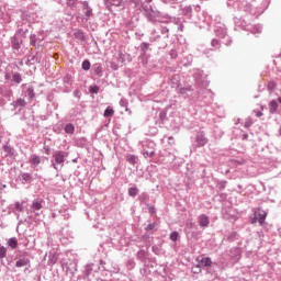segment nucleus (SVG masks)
I'll use <instances>...</instances> for the list:
<instances>
[{"instance_id": "0e129e2a", "label": "nucleus", "mask_w": 281, "mask_h": 281, "mask_svg": "<svg viewBox=\"0 0 281 281\" xmlns=\"http://www.w3.org/2000/svg\"><path fill=\"white\" fill-rule=\"evenodd\" d=\"M146 199H148V193H142L139 196L140 203H144V201H146Z\"/></svg>"}, {"instance_id": "6e6552de", "label": "nucleus", "mask_w": 281, "mask_h": 281, "mask_svg": "<svg viewBox=\"0 0 281 281\" xmlns=\"http://www.w3.org/2000/svg\"><path fill=\"white\" fill-rule=\"evenodd\" d=\"M195 142H196V145L200 147L205 146L207 144V137H205V132L203 131L198 132L195 136Z\"/></svg>"}, {"instance_id": "393cba45", "label": "nucleus", "mask_w": 281, "mask_h": 281, "mask_svg": "<svg viewBox=\"0 0 281 281\" xmlns=\"http://www.w3.org/2000/svg\"><path fill=\"white\" fill-rule=\"evenodd\" d=\"M255 216H256V218H258L259 225H263L265 221H267V213L265 211L259 212L258 214L256 213Z\"/></svg>"}, {"instance_id": "7ed1b4c3", "label": "nucleus", "mask_w": 281, "mask_h": 281, "mask_svg": "<svg viewBox=\"0 0 281 281\" xmlns=\"http://www.w3.org/2000/svg\"><path fill=\"white\" fill-rule=\"evenodd\" d=\"M193 78L195 80V87H196V93L198 95H201L203 93V89L207 87V80L205 79V76H203L202 70L195 69L193 72Z\"/></svg>"}, {"instance_id": "9d476101", "label": "nucleus", "mask_w": 281, "mask_h": 281, "mask_svg": "<svg viewBox=\"0 0 281 281\" xmlns=\"http://www.w3.org/2000/svg\"><path fill=\"white\" fill-rule=\"evenodd\" d=\"M215 34H216V36H220V38H226L227 37V29L225 27V24H217L215 26Z\"/></svg>"}, {"instance_id": "cd10ccee", "label": "nucleus", "mask_w": 281, "mask_h": 281, "mask_svg": "<svg viewBox=\"0 0 281 281\" xmlns=\"http://www.w3.org/2000/svg\"><path fill=\"white\" fill-rule=\"evenodd\" d=\"M65 133H67L68 135H74V133L76 132V127L74 126V124L68 123L65 125L64 128Z\"/></svg>"}, {"instance_id": "37998d69", "label": "nucleus", "mask_w": 281, "mask_h": 281, "mask_svg": "<svg viewBox=\"0 0 281 281\" xmlns=\"http://www.w3.org/2000/svg\"><path fill=\"white\" fill-rule=\"evenodd\" d=\"M75 38H78V41H85V33L82 31L75 32Z\"/></svg>"}, {"instance_id": "bf43d9fd", "label": "nucleus", "mask_w": 281, "mask_h": 281, "mask_svg": "<svg viewBox=\"0 0 281 281\" xmlns=\"http://www.w3.org/2000/svg\"><path fill=\"white\" fill-rule=\"evenodd\" d=\"M159 38H161V35H151L149 37V42L150 43H156V41H159Z\"/></svg>"}, {"instance_id": "774afa93", "label": "nucleus", "mask_w": 281, "mask_h": 281, "mask_svg": "<svg viewBox=\"0 0 281 281\" xmlns=\"http://www.w3.org/2000/svg\"><path fill=\"white\" fill-rule=\"evenodd\" d=\"M177 56H178L177 50L171 49L170 50V57L175 59V58H177Z\"/></svg>"}, {"instance_id": "a211bd4d", "label": "nucleus", "mask_w": 281, "mask_h": 281, "mask_svg": "<svg viewBox=\"0 0 281 281\" xmlns=\"http://www.w3.org/2000/svg\"><path fill=\"white\" fill-rule=\"evenodd\" d=\"M31 209L33 210V212H38V210H43V200H33Z\"/></svg>"}, {"instance_id": "13d9d810", "label": "nucleus", "mask_w": 281, "mask_h": 281, "mask_svg": "<svg viewBox=\"0 0 281 281\" xmlns=\"http://www.w3.org/2000/svg\"><path fill=\"white\" fill-rule=\"evenodd\" d=\"M276 87H277L276 81L268 82V90L273 91L276 89Z\"/></svg>"}, {"instance_id": "1a4fd4ad", "label": "nucleus", "mask_w": 281, "mask_h": 281, "mask_svg": "<svg viewBox=\"0 0 281 281\" xmlns=\"http://www.w3.org/2000/svg\"><path fill=\"white\" fill-rule=\"evenodd\" d=\"M30 32V24H22L19 26L15 36H21L22 38H27V34Z\"/></svg>"}, {"instance_id": "4be33fe9", "label": "nucleus", "mask_w": 281, "mask_h": 281, "mask_svg": "<svg viewBox=\"0 0 281 281\" xmlns=\"http://www.w3.org/2000/svg\"><path fill=\"white\" fill-rule=\"evenodd\" d=\"M127 194L128 196H132V199H135V196L139 194V189H137V186L134 184L128 188Z\"/></svg>"}, {"instance_id": "2eb2a0df", "label": "nucleus", "mask_w": 281, "mask_h": 281, "mask_svg": "<svg viewBox=\"0 0 281 281\" xmlns=\"http://www.w3.org/2000/svg\"><path fill=\"white\" fill-rule=\"evenodd\" d=\"M30 266V258L27 257H21L16 262H15V267H18V269H21L23 267H27Z\"/></svg>"}, {"instance_id": "2f4dec72", "label": "nucleus", "mask_w": 281, "mask_h": 281, "mask_svg": "<svg viewBox=\"0 0 281 281\" xmlns=\"http://www.w3.org/2000/svg\"><path fill=\"white\" fill-rule=\"evenodd\" d=\"M48 258V265L50 267H54V265H56V262L58 261V257L56 255L50 254Z\"/></svg>"}, {"instance_id": "e433bc0d", "label": "nucleus", "mask_w": 281, "mask_h": 281, "mask_svg": "<svg viewBox=\"0 0 281 281\" xmlns=\"http://www.w3.org/2000/svg\"><path fill=\"white\" fill-rule=\"evenodd\" d=\"M8 256V248L0 246V260H3Z\"/></svg>"}, {"instance_id": "a18cd8bd", "label": "nucleus", "mask_w": 281, "mask_h": 281, "mask_svg": "<svg viewBox=\"0 0 281 281\" xmlns=\"http://www.w3.org/2000/svg\"><path fill=\"white\" fill-rule=\"evenodd\" d=\"M30 45H32V47H36V34L30 35Z\"/></svg>"}, {"instance_id": "f704fd0d", "label": "nucleus", "mask_w": 281, "mask_h": 281, "mask_svg": "<svg viewBox=\"0 0 281 281\" xmlns=\"http://www.w3.org/2000/svg\"><path fill=\"white\" fill-rule=\"evenodd\" d=\"M143 155L144 157H155V149H144Z\"/></svg>"}, {"instance_id": "72a5a7b5", "label": "nucleus", "mask_w": 281, "mask_h": 281, "mask_svg": "<svg viewBox=\"0 0 281 281\" xmlns=\"http://www.w3.org/2000/svg\"><path fill=\"white\" fill-rule=\"evenodd\" d=\"M81 67L83 71H89V69H91V61H89V59L83 60Z\"/></svg>"}, {"instance_id": "338daca9", "label": "nucleus", "mask_w": 281, "mask_h": 281, "mask_svg": "<svg viewBox=\"0 0 281 281\" xmlns=\"http://www.w3.org/2000/svg\"><path fill=\"white\" fill-rule=\"evenodd\" d=\"M211 45L212 47H218L221 45V42H218V40H212Z\"/></svg>"}, {"instance_id": "b1692460", "label": "nucleus", "mask_w": 281, "mask_h": 281, "mask_svg": "<svg viewBox=\"0 0 281 281\" xmlns=\"http://www.w3.org/2000/svg\"><path fill=\"white\" fill-rule=\"evenodd\" d=\"M11 82H14L15 85H21L23 82V77H21V74L13 72L11 77Z\"/></svg>"}, {"instance_id": "49530a36", "label": "nucleus", "mask_w": 281, "mask_h": 281, "mask_svg": "<svg viewBox=\"0 0 281 281\" xmlns=\"http://www.w3.org/2000/svg\"><path fill=\"white\" fill-rule=\"evenodd\" d=\"M89 92L90 93H100V87H98V86H90L89 87Z\"/></svg>"}, {"instance_id": "39448f33", "label": "nucleus", "mask_w": 281, "mask_h": 281, "mask_svg": "<svg viewBox=\"0 0 281 281\" xmlns=\"http://www.w3.org/2000/svg\"><path fill=\"white\" fill-rule=\"evenodd\" d=\"M21 89L23 91L24 98H29V100H34V98H36V94L34 93V87H32V85L23 83Z\"/></svg>"}, {"instance_id": "0eeeda50", "label": "nucleus", "mask_w": 281, "mask_h": 281, "mask_svg": "<svg viewBox=\"0 0 281 281\" xmlns=\"http://www.w3.org/2000/svg\"><path fill=\"white\" fill-rule=\"evenodd\" d=\"M81 5H82V12L85 14L86 21H89V19L93 16V9L89 5V2L87 1L81 2Z\"/></svg>"}, {"instance_id": "864d4df0", "label": "nucleus", "mask_w": 281, "mask_h": 281, "mask_svg": "<svg viewBox=\"0 0 281 281\" xmlns=\"http://www.w3.org/2000/svg\"><path fill=\"white\" fill-rule=\"evenodd\" d=\"M120 106H122L123 109H126V106H128V100H126L125 98L121 99Z\"/></svg>"}, {"instance_id": "5701e85b", "label": "nucleus", "mask_w": 281, "mask_h": 281, "mask_svg": "<svg viewBox=\"0 0 281 281\" xmlns=\"http://www.w3.org/2000/svg\"><path fill=\"white\" fill-rule=\"evenodd\" d=\"M93 74L99 78H102V65L101 64H93L92 66Z\"/></svg>"}, {"instance_id": "603ef678", "label": "nucleus", "mask_w": 281, "mask_h": 281, "mask_svg": "<svg viewBox=\"0 0 281 281\" xmlns=\"http://www.w3.org/2000/svg\"><path fill=\"white\" fill-rule=\"evenodd\" d=\"M254 124V120L251 117H248L246 119V122H245V128H249L250 126H252Z\"/></svg>"}, {"instance_id": "ddd939ff", "label": "nucleus", "mask_w": 281, "mask_h": 281, "mask_svg": "<svg viewBox=\"0 0 281 281\" xmlns=\"http://www.w3.org/2000/svg\"><path fill=\"white\" fill-rule=\"evenodd\" d=\"M30 164L32 166V168H38V165L40 164H43V158H41L38 155L36 154H33L31 157H30Z\"/></svg>"}, {"instance_id": "6e6d98bb", "label": "nucleus", "mask_w": 281, "mask_h": 281, "mask_svg": "<svg viewBox=\"0 0 281 281\" xmlns=\"http://www.w3.org/2000/svg\"><path fill=\"white\" fill-rule=\"evenodd\" d=\"M191 8L193 12H195V14H199V12H201V5L199 4H191Z\"/></svg>"}, {"instance_id": "7c9ffc66", "label": "nucleus", "mask_w": 281, "mask_h": 281, "mask_svg": "<svg viewBox=\"0 0 281 281\" xmlns=\"http://www.w3.org/2000/svg\"><path fill=\"white\" fill-rule=\"evenodd\" d=\"M115 111L112 106H108L103 113L104 117H113Z\"/></svg>"}, {"instance_id": "c03bdc74", "label": "nucleus", "mask_w": 281, "mask_h": 281, "mask_svg": "<svg viewBox=\"0 0 281 281\" xmlns=\"http://www.w3.org/2000/svg\"><path fill=\"white\" fill-rule=\"evenodd\" d=\"M151 251L156 254V256H159L161 254V246L154 245Z\"/></svg>"}, {"instance_id": "4c0bfd02", "label": "nucleus", "mask_w": 281, "mask_h": 281, "mask_svg": "<svg viewBox=\"0 0 281 281\" xmlns=\"http://www.w3.org/2000/svg\"><path fill=\"white\" fill-rule=\"evenodd\" d=\"M126 159L128 164H132V166H135V164H137V157L135 155H127Z\"/></svg>"}, {"instance_id": "f8f14e48", "label": "nucleus", "mask_w": 281, "mask_h": 281, "mask_svg": "<svg viewBox=\"0 0 281 281\" xmlns=\"http://www.w3.org/2000/svg\"><path fill=\"white\" fill-rule=\"evenodd\" d=\"M11 210L18 218L21 216V212H24L23 204L21 202H15L12 204Z\"/></svg>"}, {"instance_id": "a878e982", "label": "nucleus", "mask_w": 281, "mask_h": 281, "mask_svg": "<svg viewBox=\"0 0 281 281\" xmlns=\"http://www.w3.org/2000/svg\"><path fill=\"white\" fill-rule=\"evenodd\" d=\"M200 267H212V258L205 257L199 261Z\"/></svg>"}, {"instance_id": "79ce46f5", "label": "nucleus", "mask_w": 281, "mask_h": 281, "mask_svg": "<svg viewBox=\"0 0 281 281\" xmlns=\"http://www.w3.org/2000/svg\"><path fill=\"white\" fill-rule=\"evenodd\" d=\"M22 180H24L25 183H30L32 181V175L27 172L23 173Z\"/></svg>"}, {"instance_id": "052dcab7", "label": "nucleus", "mask_w": 281, "mask_h": 281, "mask_svg": "<svg viewBox=\"0 0 281 281\" xmlns=\"http://www.w3.org/2000/svg\"><path fill=\"white\" fill-rule=\"evenodd\" d=\"M192 271H193V273H201V265L200 263H198L196 266H194L193 268H192Z\"/></svg>"}, {"instance_id": "c85d7f7f", "label": "nucleus", "mask_w": 281, "mask_h": 281, "mask_svg": "<svg viewBox=\"0 0 281 281\" xmlns=\"http://www.w3.org/2000/svg\"><path fill=\"white\" fill-rule=\"evenodd\" d=\"M228 243H234L238 240V233L236 231H232L227 236Z\"/></svg>"}, {"instance_id": "f03ea898", "label": "nucleus", "mask_w": 281, "mask_h": 281, "mask_svg": "<svg viewBox=\"0 0 281 281\" xmlns=\"http://www.w3.org/2000/svg\"><path fill=\"white\" fill-rule=\"evenodd\" d=\"M69 157V153L65 150H56L53 154V159L50 160V164L55 170L60 171L63 170V166H65V159Z\"/></svg>"}, {"instance_id": "20e7f679", "label": "nucleus", "mask_w": 281, "mask_h": 281, "mask_svg": "<svg viewBox=\"0 0 281 281\" xmlns=\"http://www.w3.org/2000/svg\"><path fill=\"white\" fill-rule=\"evenodd\" d=\"M235 10L237 12H240L241 14H251L254 8L251 7V3L247 0H237L234 3Z\"/></svg>"}, {"instance_id": "3c124183", "label": "nucleus", "mask_w": 281, "mask_h": 281, "mask_svg": "<svg viewBox=\"0 0 281 281\" xmlns=\"http://www.w3.org/2000/svg\"><path fill=\"white\" fill-rule=\"evenodd\" d=\"M195 223L193 220H187L186 222V227H188L189 229H193Z\"/></svg>"}, {"instance_id": "6ab92c4d", "label": "nucleus", "mask_w": 281, "mask_h": 281, "mask_svg": "<svg viewBox=\"0 0 281 281\" xmlns=\"http://www.w3.org/2000/svg\"><path fill=\"white\" fill-rule=\"evenodd\" d=\"M11 47L13 52H19L21 49V43L19 42V37H16V35L11 37Z\"/></svg>"}, {"instance_id": "4d7b16f0", "label": "nucleus", "mask_w": 281, "mask_h": 281, "mask_svg": "<svg viewBox=\"0 0 281 281\" xmlns=\"http://www.w3.org/2000/svg\"><path fill=\"white\" fill-rule=\"evenodd\" d=\"M262 32V26L257 25L252 29V34H260Z\"/></svg>"}, {"instance_id": "de8ad7c7", "label": "nucleus", "mask_w": 281, "mask_h": 281, "mask_svg": "<svg viewBox=\"0 0 281 281\" xmlns=\"http://www.w3.org/2000/svg\"><path fill=\"white\" fill-rule=\"evenodd\" d=\"M27 63H31V65H34V63H41V59H38L37 56H31L29 57Z\"/></svg>"}, {"instance_id": "69168bd1", "label": "nucleus", "mask_w": 281, "mask_h": 281, "mask_svg": "<svg viewBox=\"0 0 281 281\" xmlns=\"http://www.w3.org/2000/svg\"><path fill=\"white\" fill-rule=\"evenodd\" d=\"M223 43H224V45L229 47V45H232V38L229 36H227L226 40L223 41Z\"/></svg>"}, {"instance_id": "c756f323", "label": "nucleus", "mask_w": 281, "mask_h": 281, "mask_svg": "<svg viewBox=\"0 0 281 281\" xmlns=\"http://www.w3.org/2000/svg\"><path fill=\"white\" fill-rule=\"evenodd\" d=\"M8 245L11 249H16V247H19V239H16V237H12L8 240Z\"/></svg>"}, {"instance_id": "58836bf2", "label": "nucleus", "mask_w": 281, "mask_h": 281, "mask_svg": "<svg viewBox=\"0 0 281 281\" xmlns=\"http://www.w3.org/2000/svg\"><path fill=\"white\" fill-rule=\"evenodd\" d=\"M21 19L23 21V25H25V23H30V13L29 12H23L21 14Z\"/></svg>"}, {"instance_id": "09e8293b", "label": "nucleus", "mask_w": 281, "mask_h": 281, "mask_svg": "<svg viewBox=\"0 0 281 281\" xmlns=\"http://www.w3.org/2000/svg\"><path fill=\"white\" fill-rule=\"evenodd\" d=\"M160 32L161 34H166L167 38L169 37V32H170V29H168V26H164V25H160Z\"/></svg>"}, {"instance_id": "dca6fc26", "label": "nucleus", "mask_w": 281, "mask_h": 281, "mask_svg": "<svg viewBox=\"0 0 281 281\" xmlns=\"http://www.w3.org/2000/svg\"><path fill=\"white\" fill-rule=\"evenodd\" d=\"M182 14H183V16H187V19H192V16L194 14V12L192 10V4L183 7Z\"/></svg>"}, {"instance_id": "5fc2aeb1", "label": "nucleus", "mask_w": 281, "mask_h": 281, "mask_svg": "<svg viewBox=\"0 0 281 281\" xmlns=\"http://www.w3.org/2000/svg\"><path fill=\"white\" fill-rule=\"evenodd\" d=\"M111 5H115V8H120L122 5V0H110Z\"/></svg>"}, {"instance_id": "a19ab883", "label": "nucleus", "mask_w": 281, "mask_h": 281, "mask_svg": "<svg viewBox=\"0 0 281 281\" xmlns=\"http://www.w3.org/2000/svg\"><path fill=\"white\" fill-rule=\"evenodd\" d=\"M149 47H150V44L148 42H143L140 44V50L143 52V54H146V52H148Z\"/></svg>"}, {"instance_id": "680f3d73", "label": "nucleus", "mask_w": 281, "mask_h": 281, "mask_svg": "<svg viewBox=\"0 0 281 281\" xmlns=\"http://www.w3.org/2000/svg\"><path fill=\"white\" fill-rule=\"evenodd\" d=\"M111 69H113L114 71H117V69H120V64H116L115 61L111 63Z\"/></svg>"}, {"instance_id": "9b49d317", "label": "nucleus", "mask_w": 281, "mask_h": 281, "mask_svg": "<svg viewBox=\"0 0 281 281\" xmlns=\"http://www.w3.org/2000/svg\"><path fill=\"white\" fill-rule=\"evenodd\" d=\"M198 223L202 228L210 227V216L201 214L198 216Z\"/></svg>"}, {"instance_id": "4468645a", "label": "nucleus", "mask_w": 281, "mask_h": 281, "mask_svg": "<svg viewBox=\"0 0 281 281\" xmlns=\"http://www.w3.org/2000/svg\"><path fill=\"white\" fill-rule=\"evenodd\" d=\"M26 104L27 102H25V99L19 98L15 101H13L12 106L13 109H19V111H21V109H24Z\"/></svg>"}, {"instance_id": "8fccbe9b", "label": "nucleus", "mask_w": 281, "mask_h": 281, "mask_svg": "<svg viewBox=\"0 0 281 281\" xmlns=\"http://www.w3.org/2000/svg\"><path fill=\"white\" fill-rule=\"evenodd\" d=\"M178 238H179V232H172L170 234V240H172L173 243H177Z\"/></svg>"}, {"instance_id": "ea45409f", "label": "nucleus", "mask_w": 281, "mask_h": 281, "mask_svg": "<svg viewBox=\"0 0 281 281\" xmlns=\"http://www.w3.org/2000/svg\"><path fill=\"white\" fill-rule=\"evenodd\" d=\"M115 58H116L119 65H124V61L126 60V59L124 58V54H122V53H119V54L115 56Z\"/></svg>"}, {"instance_id": "c9c22d12", "label": "nucleus", "mask_w": 281, "mask_h": 281, "mask_svg": "<svg viewBox=\"0 0 281 281\" xmlns=\"http://www.w3.org/2000/svg\"><path fill=\"white\" fill-rule=\"evenodd\" d=\"M145 229H146L147 232H153L154 229H155V232H157V222L149 223V224L145 227Z\"/></svg>"}, {"instance_id": "f257e3e1", "label": "nucleus", "mask_w": 281, "mask_h": 281, "mask_svg": "<svg viewBox=\"0 0 281 281\" xmlns=\"http://www.w3.org/2000/svg\"><path fill=\"white\" fill-rule=\"evenodd\" d=\"M142 10L145 19H147L148 23H153V25L156 23H168L165 19L172 20V16H169L168 14L164 15L159 10L153 8L150 4L143 3Z\"/></svg>"}, {"instance_id": "423d86ee", "label": "nucleus", "mask_w": 281, "mask_h": 281, "mask_svg": "<svg viewBox=\"0 0 281 281\" xmlns=\"http://www.w3.org/2000/svg\"><path fill=\"white\" fill-rule=\"evenodd\" d=\"M100 269H102V267L95 265V263H88L85 267V276L86 278H89V276H92V273H98V271H100Z\"/></svg>"}, {"instance_id": "e2e57ef3", "label": "nucleus", "mask_w": 281, "mask_h": 281, "mask_svg": "<svg viewBox=\"0 0 281 281\" xmlns=\"http://www.w3.org/2000/svg\"><path fill=\"white\" fill-rule=\"evenodd\" d=\"M159 117H160L161 122H165V120H166V117H167L166 111H160Z\"/></svg>"}, {"instance_id": "aec40b11", "label": "nucleus", "mask_w": 281, "mask_h": 281, "mask_svg": "<svg viewBox=\"0 0 281 281\" xmlns=\"http://www.w3.org/2000/svg\"><path fill=\"white\" fill-rule=\"evenodd\" d=\"M0 95L2 98H12V90L4 86H0Z\"/></svg>"}, {"instance_id": "473e14b6", "label": "nucleus", "mask_w": 281, "mask_h": 281, "mask_svg": "<svg viewBox=\"0 0 281 281\" xmlns=\"http://www.w3.org/2000/svg\"><path fill=\"white\" fill-rule=\"evenodd\" d=\"M137 259L140 260V262H145L146 261V250H139L137 252Z\"/></svg>"}, {"instance_id": "bb28decb", "label": "nucleus", "mask_w": 281, "mask_h": 281, "mask_svg": "<svg viewBox=\"0 0 281 281\" xmlns=\"http://www.w3.org/2000/svg\"><path fill=\"white\" fill-rule=\"evenodd\" d=\"M72 82H74V79L71 78V75H66L64 77V87H66L67 89L71 87Z\"/></svg>"}, {"instance_id": "f3484780", "label": "nucleus", "mask_w": 281, "mask_h": 281, "mask_svg": "<svg viewBox=\"0 0 281 281\" xmlns=\"http://www.w3.org/2000/svg\"><path fill=\"white\" fill-rule=\"evenodd\" d=\"M191 91H192V86H186L179 89L180 95L183 97L184 99L190 98Z\"/></svg>"}, {"instance_id": "412c9836", "label": "nucleus", "mask_w": 281, "mask_h": 281, "mask_svg": "<svg viewBox=\"0 0 281 281\" xmlns=\"http://www.w3.org/2000/svg\"><path fill=\"white\" fill-rule=\"evenodd\" d=\"M278 101L277 100H272L269 102V113H271V115H274V113H278Z\"/></svg>"}]
</instances>
